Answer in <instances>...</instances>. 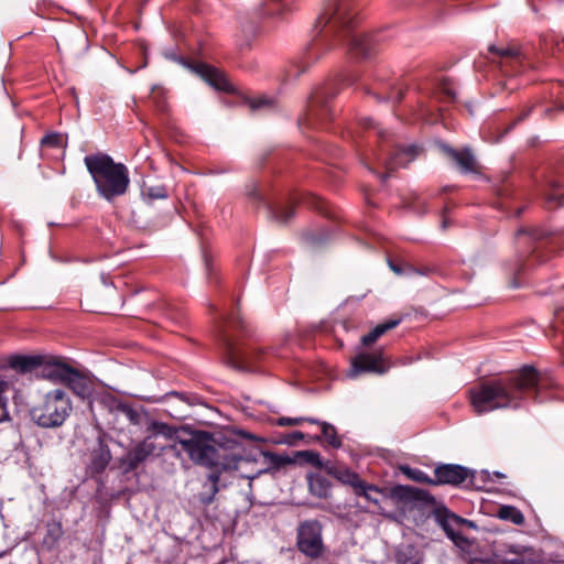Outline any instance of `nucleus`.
Segmentation results:
<instances>
[{
  "label": "nucleus",
  "instance_id": "obj_41",
  "mask_svg": "<svg viewBox=\"0 0 564 564\" xmlns=\"http://www.w3.org/2000/svg\"><path fill=\"white\" fill-rule=\"evenodd\" d=\"M301 202L303 204H305L306 206L313 208V209H316V210H319L322 213L325 212V208H324V202L322 198L317 197V196H314V195H304L302 198H301Z\"/></svg>",
  "mask_w": 564,
  "mask_h": 564
},
{
  "label": "nucleus",
  "instance_id": "obj_22",
  "mask_svg": "<svg viewBox=\"0 0 564 564\" xmlns=\"http://www.w3.org/2000/svg\"><path fill=\"white\" fill-rule=\"evenodd\" d=\"M45 361V356H14L9 360L12 369L19 372H29L42 365Z\"/></svg>",
  "mask_w": 564,
  "mask_h": 564
},
{
  "label": "nucleus",
  "instance_id": "obj_24",
  "mask_svg": "<svg viewBox=\"0 0 564 564\" xmlns=\"http://www.w3.org/2000/svg\"><path fill=\"white\" fill-rule=\"evenodd\" d=\"M268 209L271 219L281 225L288 224L294 216V203L290 205H268Z\"/></svg>",
  "mask_w": 564,
  "mask_h": 564
},
{
  "label": "nucleus",
  "instance_id": "obj_55",
  "mask_svg": "<svg viewBox=\"0 0 564 564\" xmlns=\"http://www.w3.org/2000/svg\"><path fill=\"white\" fill-rule=\"evenodd\" d=\"M307 454H308V456H310V458H311V462H312V463H314V464H316V465H318V466H321V465H322L321 459H319V454H317V453H312V452H311V453H307Z\"/></svg>",
  "mask_w": 564,
  "mask_h": 564
},
{
  "label": "nucleus",
  "instance_id": "obj_51",
  "mask_svg": "<svg viewBox=\"0 0 564 564\" xmlns=\"http://www.w3.org/2000/svg\"><path fill=\"white\" fill-rule=\"evenodd\" d=\"M249 197L250 200L253 202L254 204H259L264 200L263 196L258 189H253L252 192H250Z\"/></svg>",
  "mask_w": 564,
  "mask_h": 564
},
{
  "label": "nucleus",
  "instance_id": "obj_15",
  "mask_svg": "<svg viewBox=\"0 0 564 564\" xmlns=\"http://www.w3.org/2000/svg\"><path fill=\"white\" fill-rule=\"evenodd\" d=\"M193 70L215 89L221 91L232 90L231 84L219 69L204 63H197L193 66Z\"/></svg>",
  "mask_w": 564,
  "mask_h": 564
},
{
  "label": "nucleus",
  "instance_id": "obj_59",
  "mask_svg": "<svg viewBox=\"0 0 564 564\" xmlns=\"http://www.w3.org/2000/svg\"><path fill=\"white\" fill-rule=\"evenodd\" d=\"M442 226H443V228H446V227H447V220H446V219H444V220H443Z\"/></svg>",
  "mask_w": 564,
  "mask_h": 564
},
{
  "label": "nucleus",
  "instance_id": "obj_36",
  "mask_svg": "<svg viewBox=\"0 0 564 564\" xmlns=\"http://www.w3.org/2000/svg\"><path fill=\"white\" fill-rule=\"evenodd\" d=\"M247 105L249 106L250 110L256 111L264 108H272L274 100L267 96H259L248 99Z\"/></svg>",
  "mask_w": 564,
  "mask_h": 564
},
{
  "label": "nucleus",
  "instance_id": "obj_39",
  "mask_svg": "<svg viewBox=\"0 0 564 564\" xmlns=\"http://www.w3.org/2000/svg\"><path fill=\"white\" fill-rule=\"evenodd\" d=\"M303 422H310V423H319V420L313 419V417H286L282 416L276 420V425L279 426H292V425H300Z\"/></svg>",
  "mask_w": 564,
  "mask_h": 564
},
{
  "label": "nucleus",
  "instance_id": "obj_30",
  "mask_svg": "<svg viewBox=\"0 0 564 564\" xmlns=\"http://www.w3.org/2000/svg\"><path fill=\"white\" fill-rule=\"evenodd\" d=\"M397 564H419L416 550L412 545H405L397 550Z\"/></svg>",
  "mask_w": 564,
  "mask_h": 564
},
{
  "label": "nucleus",
  "instance_id": "obj_7",
  "mask_svg": "<svg viewBox=\"0 0 564 564\" xmlns=\"http://www.w3.org/2000/svg\"><path fill=\"white\" fill-rule=\"evenodd\" d=\"M337 93L334 84H327L317 88L312 94L306 113L300 122L310 127H319L330 120L333 110L329 102Z\"/></svg>",
  "mask_w": 564,
  "mask_h": 564
},
{
  "label": "nucleus",
  "instance_id": "obj_49",
  "mask_svg": "<svg viewBox=\"0 0 564 564\" xmlns=\"http://www.w3.org/2000/svg\"><path fill=\"white\" fill-rule=\"evenodd\" d=\"M379 338H380L379 335L376 334L373 330H371L361 337V344L364 346H369V345L373 344L375 341H377Z\"/></svg>",
  "mask_w": 564,
  "mask_h": 564
},
{
  "label": "nucleus",
  "instance_id": "obj_53",
  "mask_svg": "<svg viewBox=\"0 0 564 564\" xmlns=\"http://www.w3.org/2000/svg\"><path fill=\"white\" fill-rule=\"evenodd\" d=\"M390 269L398 275H403V264H395L392 261H389Z\"/></svg>",
  "mask_w": 564,
  "mask_h": 564
},
{
  "label": "nucleus",
  "instance_id": "obj_57",
  "mask_svg": "<svg viewBox=\"0 0 564 564\" xmlns=\"http://www.w3.org/2000/svg\"><path fill=\"white\" fill-rule=\"evenodd\" d=\"M530 111H531V108H530V109H528L525 112H523V113L519 117L518 121H522L523 119H525V118L529 116Z\"/></svg>",
  "mask_w": 564,
  "mask_h": 564
},
{
  "label": "nucleus",
  "instance_id": "obj_26",
  "mask_svg": "<svg viewBox=\"0 0 564 564\" xmlns=\"http://www.w3.org/2000/svg\"><path fill=\"white\" fill-rule=\"evenodd\" d=\"M564 187L561 181H551L550 192L545 195L546 204L550 208L564 206V193L558 191Z\"/></svg>",
  "mask_w": 564,
  "mask_h": 564
},
{
  "label": "nucleus",
  "instance_id": "obj_6",
  "mask_svg": "<svg viewBox=\"0 0 564 564\" xmlns=\"http://www.w3.org/2000/svg\"><path fill=\"white\" fill-rule=\"evenodd\" d=\"M73 410L68 394L54 389L44 394L42 401L30 410L32 421L43 429L62 426Z\"/></svg>",
  "mask_w": 564,
  "mask_h": 564
},
{
  "label": "nucleus",
  "instance_id": "obj_18",
  "mask_svg": "<svg viewBox=\"0 0 564 564\" xmlns=\"http://www.w3.org/2000/svg\"><path fill=\"white\" fill-rule=\"evenodd\" d=\"M111 452L108 445L100 440L98 446L91 451L89 468L93 474L102 473L111 460Z\"/></svg>",
  "mask_w": 564,
  "mask_h": 564
},
{
  "label": "nucleus",
  "instance_id": "obj_35",
  "mask_svg": "<svg viewBox=\"0 0 564 564\" xmlns=\"http://www.w3.org/2000/svg\"><path fill=\"white\" fill-rule=\"evenodd\" d=\"M41 145L43 148H63L65 147L64 138L58 132H51L44 135L41 140Z\"/></svg>",
  "mask_w": 564,
  "mask_h": 564
},
{
  "label": "nucleus",
  "instance_id": "obj_42",
  "mask_svg": "<svg viewBox=\"0 0 564 564\" xmlns=\"http://www.w3.org/2000/svg\"><path fill=\"white\" fill-rule=\"evenodd\" d=\"M265 456L269 458V463L275 468H280L292 463L291 458L288 456H281L274 453H267Z\"/></svg>",
  "mask_w": 564,
  "mask_h": 564
},
{
  "label": "nucleus",
  "instance_id": "obj_16",
  "mask_svg": "<svg viewBox=\"0 0 564 564\" xmlns=\"http://www.w3.org/2000/svg\"><path fill=\"white\" fill-rule=\"evenodd\" d=\"M41 376L53 382L64 383L73 367L57 357H46L40 365Z\"/></svg>",
  "mask_w": 564,
  "mask_h": 564
},
{
  "label": "nucleus",
  "instance_id": "obj_8",
  "mask_svg": "<svg viewBox=\"0 0 564 564\" xmlns=\"http://www.w3.org/2000/svg\"><path fill=\"white\" fill-rule=\"evenodd\" d=\"M296 547L311 560H318L324 556L326 546L323 540V525L318 520H305L299 524Z\"/></svg>",
  "mask_w": 564,
  "mask_h": 564
},
{
  "label": "nucleus",
  "instance_id": "obj_48",
  "mask_svg": "<svg viewBox=\"0 0 564 564\" xmlns=\"http://www.w3.org/2000/svg\"><path fill=\"white\" fill-rule=\"evenodd\" d=\"M416 274L417 275H432V274H440L438 270L436 267H429V265H423V267H417V271H416Z\"/></svg>",
  "mask_w": 564,
  "mask_h": 564
},
{
  "label": "nucleus",
  "instance_id": "obj_20",
  "mask_svg": "<svg viewBox=\"0 0 564 564\" xmlns=\"http://www.w3.org/2000/svg\"><path fill=\"white\" fill-rule=\"evenodd\" d=\"M489 52L495 53L499 56L500 66L516 69L522 62L521 52L514 46L496 47L495 45L489 46Z\"/></svg>",
  "mask_w": 564,
  "mask_h": 564
},
{
  "label": "nucleus",
  "instance_id": "obj_60",
  "mask_svg": "<svg viewBox=\"0 0 564 564\" xmlns=\"http://www.w3.org/2000/svg\"><path fill=\"white\" fill-rule=\"evenodd\" d=\"M380 177L382 181H386V178L388 177V174L380 175Z\"/></svg>",
  "mask_w": 564,
  "mask_h": 564
},
{
  "label": "nucleus",
  "instance_id": "obj_10",
  "mask_svg": "<svg viewBox=\"0 0 564 564\" xmlns=\"http://www.w3.org/2000/svg\"><path fill=\"white\" fill-rule=\"evenodd\" d=\"M547 236L549 234L541 228H520L516 234V245L528 257V262L532 259L542 262L539 250L544 246Z\"/></svg>",
  "mask_w": 564,
  "mask_h": 564
},
{
  "label": "nucleus",
  "instance_id": "obj_56",
  "mask_svg": "<svg viewBox=\"0 0 564 564\" xmlns=\"http://www.w3.org/2000/svg\"><path fill=\"white\" fill-rule=\"evenodd\" d=\"M307 66H308V63H305V65L300 70H296L295 73L290 74V76H293V77L299 76L301 73H303L307 68Z\"/></svg>",
  "mask_w": 564,
  "mask_h": 564
},
{
  "label": "nucleus",
  "instance_id": "obj_31",
  "mask_svg": "<svg viewBox=\"0 0 564 564\" xmlns=\"http://www.w3.org/2000/svg\"><path fill=\"white\" fill-rule=\"evenodd\" d=\"M116 409L122 413L131 424H140L141 413L139 410L124 402H118Z\"/></svg>",
  "mask_w": 564,
  "mask_h": 564
},
{
  "label": "nucleus",
  "instance_id": "obj_12",
  "mask_svg": "<svg viewBox=\"0 0 564 564\" xmlns=\"http://www.w3.org/2000/svg\"><path fill=\"white\" fill-rule=\"evenodd\" d=\"M390 366L382 349L360 352L351 360V376L355 377L364 372L383 375L390 369Z\"/></svg>",
  "mask_w": 564,
  "mask_h": 564
},
{
  "label": "nucleus",
  "instance_id": "obj_9",
  "mask_svg": "<svg viewBox=\"0 0 564 564\" xmlns=\"http://www.w3.org/2000/svg\"><path fill=\"white\" fill-rule=\"evenodd\" d=\"M226 357L228 366L243 371H258L257 362L262 358L263 352L258 349H240L236 347L234 340L226 335Z\"/></svg>",
  "mask_w": 564,
  "mask_h": 564
},
{
  "label": "nucleus",
  "instance_id": "obj_23",
  "mask_svg": "<svg viewBox=\"0 0 564 564\" xmlns=\"http://www.w3.org/2000/svg\"><path fill=\"white\" fill-rule=\"evenodd\" d=\"M308 488L313 496L325 499L330 496L332 484L321 475H310Z\"/></svg>",
  "mask_w": 564,
  "mask_h": 564
},
{
  "label": "nucleus",
  "instance_id": "obj_21",
  "mask_svg": "<svg viewBox=\"0 0 564 564\" xmlns=\"http://www.w3.org/2000/svg\"><path fill=\"white\" fill-rule=\"evenodd\" d=\"M64 384H66L76 395L80 398H86L91 393L90 382L75 368H72Z\"/></svg>",
  "mask_w": 564,
  "mask_h": 564
},
{
  "label": "nucleus",
  "instance_id": "obj_50",
  "mask_svg": "<svg viewBox=\"0 0 564 564\" xmlns=\"http://www.w3.org/2000/svg\"><path fill=\"white\" fill-rule=\"evenodd\" d=\"M10 382L7 378V376L0 371V397H3V393H6L9 390Z\"/></svg>",
  "mask_w": 564,
  "mask_h": 564
},
{
  "label": "nucleus",
  "instance_id": "obj_2",
  "mask_svg": "<svg viewBox=\"0 0 564 564\" xmlns=\"http://www.w3.org/2000/svg\"><path fill=\"white\" fill-rule=\"evenodd\" d=\"M542 380L531 366L509 376L484 381L469 389V400L477 414L500 409H519L531 395L538 399Z\"/></svg>",
  "mask_w": 564,
  "mask_h": 564
},
{
  "label": "nucleus",
  "instance_id": "obj_1",
  "mask_svg": "<svg viewBox=\"0 0 564 564\" xmlns=\"http://www.w3.org/2000/svg\"><path fill=\"white\" fill-rule=\"evenodd\" d=\"M358 0H327L316 23L319 37L308 47L306 57L317 59L319 51L326 46L349 44L350 51L359 57H369L376 52L373 36L358 34Z\"/></svg>",
  "mask_w": 564,
  "mask_h": 564
},
{
  "label": "nucleus",
  "instance_id": "obj_44",
  "mask_svg": "<svg viewBox=\"0 0 564 564\" xmlns=\"http://www.w3.org/2000/svg\"><path fill=\"white\" fill-rule=\"evenodd\" d=\"M400 324V319H390L384 323L377 325L372 330L381 337L388 330L397 327Z\"/></svg>",
  "mask_w": 564,
  "mask_h": 564
},
{
  "label": "nucleus",
  "instance_id": "obj_34",
  "mask_svg": "<svg viewBox=\"0 0 564 564\" xmlns=\"http://www.w3.org/2000/svg\"><path fill=\"white\" fill-rule=\"evenodd\" d=\"M503 547L506 550H498V552H500L501 554H511L513 555L514 557H510V558H506V561H508L510 564H527L525 561L520 557L521 553H522V550L523 547L520 546V545H514V544H510V545H503Z\"/></svg>",
  "mask_w": 564,
  "mask_h": 564
},
{
  "label": "nucleus",
  "instance_id": "obj_4",
  "mask_svg": "<svg viewBox=\"0 0 564 564\" xmlns=\"http://www.w3.org/2000/svg\"><path fill=\"white\" fill-rule=\"evenodd\" d=\"M84 163L101 197L111 202L127 193L130 177L123 163H116L110 155L100 152L86 155Z\"/></svg>",
  "mask_w": 564,
  "mask_h": 564
},
{
  "label": "nucleus",
  "instance_id": "obj_29",
  "mask_svg": "<svg viewBox=\"0 0 564 564\" xmlns=\"http://www.w3.org/2000/svg\"><path fill=\"white\" fill-rule=\"evenodd\" d=\"M322 429V435L327 444L334 448H339L341 446V440L338 436L337 430L334 425L322 422L317 423Z\"/></svg>",
  "mask_w": 564,
  "mask_h": 564
},
{
  "label": "nucleus",
  "instance_id": "obj_45",
  "mask_svg": "<svg viewBox=\"0 0 564 564\" xmlns=\"http://www.w3.org/2000/svg\"><path fill=\"white\" fill-rule=\"evenodd\" d=\"M304 437H305L304 433H302L300 431H294V432L285 434L284 443H286L289 445H295L300 441L304 440Z\"/></svg>",
  "mask_w": 564,
  "mask_h": 564
},
{
  "label": "nucleus",
  "instance_id": "obj_13",
  "mask_svg": "<svg viewBox=\"0 0 564 564\" xmlns=\"http://www.w3.org/2000/svg\"><path fill=\"white\" fill-rule=\"evenodd\" d=\"M433 486L451 485L459 486L468 478L473 484L475 471L456 464H441L434 468Z\"/></svg>",
  "mask_w": 564,
  "mask_h": 564
},
{
  "label": "nucleus",
  "instance_id": "obj_43",
  "mask_svg": "<svg viewBox=\"0 0 564 564\" xmlns=\"http://www.w3.org/2000/svg\"><path fill=\"white\" fill-rule=\"evenodd\" d=\"M440 95H442L446 101H454L456 99V93L448 82H443L440 85Z\"/></svg>",
  "mask_w": 564,
  "mask_h": 564
},
{
  "label": "nucleus",
  "instance_id": "obj_28",
  "mask_svg": "<svg viewBox=\"0 0 564 564\" xmlns=\"http://www.w3.org/2000/svg\"><path fill=\"white\" fill-rule=\"evenodd\" d=\"M393 494L401 499L410 500H425L426 496H429L425 490L411 486H398L394 488Z\"/></svg>",
  "mask_w": 564,
  "mask_h": 564
},
{
  "label": "nucleus",
  "instance_id": "obj_27",
  "mask_svg": "<svg viewBox=\"0 0 564 564\" xmlns=\"http://www.w3.org/2000/svg\"><path fill=\"white\" fill-rule=\"evenodd\" d=\"M501 520L510 521L513 524L521 525L524 523L523 513L513 506H501L497 513Z\"/></svg>",
  "mask_w": 564,
  "mask_h": 564
},
{
  "label": "nucleus",
  "instance_id": "obj_33",
  "mask_svg": "<svg viewBox=\"0 0 564 564\" xmlns=\"http://www.w3.org/2000/svg\"><path fill=\"white\" fill-rule=\"evenodd\" d=\"M142 195L150 202L169 197L167 189L164 185L149 186L142 191Z\"/></svg>",
  "mask_w": 564,
  "mask_h": 564
},
{
  "label": "nucleus",
  "instance_id": "obj_46",
  "mask_svg": "<svg viewBox=\"0 0 564 564\" xmlns=\"http://www.w3.org/2000/svg\"><path fill=\"white\" fill-rule=\"evenodd\" d=\"M360 126L365 129H373L376 131V134L378 138L383 139V131L381 129H378L375 123L372 122V119L370 118H361L359 121Z\"/></svg>",
  "mask_w": 564,
  "mask_h": 564
},
{
  "label": "nucleus",
  "instance_id": "obj_19",
  "mask_svg": "<svg viewBox=\"0 0 564 564\" xmlns=\"http://www.w3.org/2000/svg\"><path fill=\"white\" fill-rule=\"evenodd\" d=\"M325 470L341 484L352 487L354 490L361 487L362 480L359 475L345 466L326 465Z\"/></svg>",
  "mask_w": 564,
  "mask_h": 564
},
{
  "label": "nucleus",
  "instance_id": "obj_32",
  "mask_svg": "<svg viewBox=\"0 0 564 564\" xmlns=\"http://www.w3.org/2000/svg\"><path fill=\"white\" fill-rule=\"evenodd\" d=\"M402 470L404 475L416 482L433 485L434 478H431L425 471L421 469L405 467Z\"/></svg>",
  "mask_w": 564,
  "mask_h": 564
},
{
  "label": "nucleus",
  "instance_id": "obj_5",
  "mask_svg": "<svg viewBox=\"0 0 564 564\" xmlns=\"http://www.w3.org/2000/svg\"><path fill=\"white\" fill-rule=\"evenodd\" d=\"M148 435L137 442L121 458V465L126 471H133L140 465L145 463L151 456H159L167 446L155 443L158 436L164 437L166 441H173L177 431L167 423L160 421H151L147 427Z\"/></svg>",
  "mask_w": 564,
  "mask_h": 564
},
{
  "label": "nucleus",
  "instance_id": "obj_47",
  "mask_svg": "<svg viewBox=\"0 0 564 564\" xmlns=\"http://www.w3.org/2000/svg\"><path fill=\"white\" fill-rule=\"evenodd\" d=\"M10 420V414L8 411V399L6 397H0V423L7 422Z\"/></svg>",
  "mask_w": 564,
  "mask_h": 564
},
{
  "label": "nucleus",
  "instance_id": "obj_11",
  "mask_svg": "<svg viewBox=\"0 0 564 564\" xmlns=\"http://www.w3.org/2000/svg\"><path fill=\"white\" fill-rule=\"evenodd\" d=\"M417 155V147L409 145L406 148L395 147L390 150L382 141L379 152L376 154L377 160L388 170L393 171L398 167H403L412 162Z\"/></svg>",
  "mask_w": 564,
  "mask_h": 564
},
{
  "label": "nucleus",
  "instance_id": "obj_52",
  "mask_svg": "<svg viewBox=\"0 0 564 564\" xmlns=\"http://www.w3.org/2000/svg\"><path fill=\"white\" fill-rule=\"evenodd\" d=\"M416 271L417 267H414L413 264L410 263L403 264V275H414L416 274Z\"/></svg>",
  "mask_w": 564,
  "mask_h": 564
},
{
  "label": "nucleus",
  "instance_id": "obj_38",
  "mask_svg": "<svg viewBox=\"0 0 564 564\" xmlns=\"http://www.w3.org/2000/svg\"><path fill=\"white\" fill-rule=\"evenodd\" d=\"M376 96L378 97V99L399 102L402 100L404 91L402 87H391L389 93L379 91L376 93Z\"/></svg>",
  "mask_w": 564,
  "mask_h": 564
},
{
  "label": "nucleus",
  "instance_id": "obj_37",
  "mask_svg": "<svg viewBox=\"0 0 564 564\" xmlns=\"http://www.w3.org/2000/svg\"><path fill=\"white\" fill-rule=\"evenodd\" d=\"M372 491L379 492V488L375 485H369L362 480L361 487H358L355 490V494L357 496H361V497L366 498L368 501L377 505L379 501L377 498L372 497V495H371Z\"/></svg>",
  "mask_w": 564,
  "mask_h": 564
},
{
  "label": "nucleus",
  "instance_id": "obj_58",
  "mask_svg": "<svg viewBox=\"0 0 564 564\" xmlns=\"http://www.w3.org/2000/svg\"><path fill=\"white\" fill-rule=\"evenodd\" d=\"M236 323H237V325H239L240 327H242V322H241V321L230 322V325H231V324H236Z\"/></svg>",
  "mask_w": 564,
  "mask_h": 564
},
{
  "label": "nucleus",
  "instance_id": "obj_40",
  "mask_svg": "<svg viewBox=\"0 0 564 564\" xmlns=\"http://www.w3.org/2000/svg\"><path fill=\"white\" fill-rule=\"evenodd\" d=\"M63 534L62 524L59 522L50 523L47 525V535L45 536V542L55 543Z\"/></svg>",
  "mask_w": 564,
  "mask_h": 564
},
{
  "label": "nucleus",
  "instance_id": "obj_17",
  "mask_svg": "<svg viewBox=\"0 0 564 564\" xmlns=\"http://www.w3.org/2000/svg\"><path fill=\"white\" fill-rule=\"evenodd\" d=\"M438 522L446 535L455 543L460 544L466 541L463 533L458 530L459 527L467 522L465 519L445 511L438 514Z\"/></svg>",
  "mask_w": 564,
  "mask_h": 564
},
{
  "label": "nucleus",
  "instance_id": "obj_54",
  "mask_svg": "<svg viewBox=\"0 0 564 564\" xmlns=\"http://www.w3.org/2000/svg\"><path fill=\"white\" fill-rule=\"evenodd\" d=\"M355 76L351 74H343L339 77V80L347 84H352L355 82Z\"/></svg>",
  "mask_w": 564,
  "mask_h": 564
},
{
  "label": "nucleus",
  "instance_id": "obj_25",
  "mask_svg": "<svg viewBox=\"0 0 564 564\" xmlns=\"http://www.w3.org/2000/svg\"><path fill=\"white\" fill-rule=\"evenodd\" d=\"M294 0H264L261 7L262 14L278 17L291 10Z\"/></svg>",
  "mask_w": 564,
  "mask_h": 564
},
{
  "label": "nucleus",
  "instance_id": "obj_3",
  "mask_svg": "<svg viewBox=\"0 0 564 564\" xmlns=\"http://www.w3.org/2000/svg\"><path fill=\"white\" fill-rule=\"evenodd\" d=\"M177 445L181 451L188 455L191 460L210 470L207 475V481L203 485L204 491L198 495L199 502L209 506L219 491L221 473L237 469L241 458L226 449L216 448L212 445L207 433H195L191 438L178 440Z\"/></svg>",
  "mask_w": 564,
  "mask_h": 564
},
{
  "label": "nucleus",
  "instance_id": "obj_14",
  "mask_svg": "<svg viewBox=\"0 0 564 564\" xmlns=\"http://www.w3.org/2000/svg\"><path fill=\"white\" fill-rule=\"evenodd\" d=\"M442 151L457 165L462 173H478V163L469 148L456 150L447 144H443Z\"/></svg>",
  "mask_w": 564,
  "mask_h": 564
}]
</instances>
